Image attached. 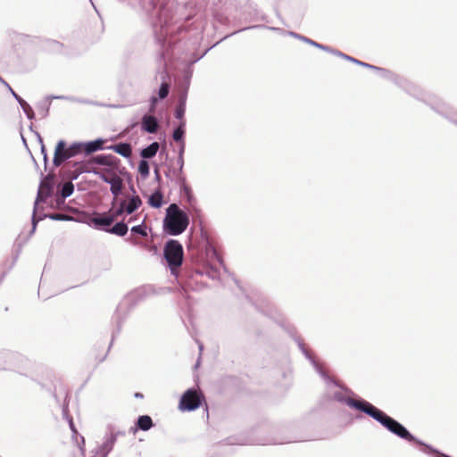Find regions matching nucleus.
Masks as SVG:
<instances>
[{"instance_id":"29","label":"nucleus","mask_w":457,"mask_h":457,"mask_svg":"<svg viewBox=\"0 0 457 457\" xmlns=\"http://www.w3.org/2000/svg\"><path fill=\"white\" fill-rule=\"evenodd\" d=\"M81 166H82V163H80V162L74 163V167H76V170H75V173L71 176L72 179H77L79 175L85 171L84 170H82Z\"/></svg>"},{"instance_id":"5","label":"nucleus","mask_w":457,"mask_h":457,"mask_svg":"<svg viewBox=\"0 0 457 457\" xmlns=\"http://www.w3.org/2000/svg\"><path fill=\"white\" fill-rule=\"evenodd\" d=\"M203 396L195 388L187 390L181 396L179 408L182 411H192L196 410L202 403Z\"/></svg>"},{"instance_id":"19","label":"nucleus","mask_w":457,"mask_h":457,"mask_svg":"<svg viewBox=\"0 0 457 457\" xmlns=\"http://www.w3.org/2000/svg\"><path fill=\"white\" fill-rule=\"evenodd\" d=\"M137 428L147 431L153 427V421L150 416L142 415L139 416L137 422Z\"/></svg>"},{"instance_id":"11","label":"nucleus","mask_w":457,"mask_h":457,"mask_svg":"<svg viewBox=\"0 0 457 457\" xmlns=\"http://www.w3.org/2000/svg\"><path fill=\"white\" fill-rule=\"evenodd\" d=\"M124 209L126 210L127 214L133 213L136 210H137L141 204L142 201L138 195H133L129 201H121Z\"/></svg>"},{"instance_id":"12","label":"nucleus","mask_w":457,"mask_h":457,"mask_svg":"<svg viewBox=\"0 0 457 457\" xmlns=\"http://www.w3.org/2000/svg\"><path fill=\"white\" fill-rule=\"evenodd\" d=\"M10 92L13 96V97L17 100V102L20 104L21 107L22 108L23 112H25L26 116L29 120H33L35 118V113L31 106L24 100L22 99L19 95H17L12 88H10Z\"/></svg>"},{"instance_id":"25","label":"nucleus","mask_w":457,"mask_h":457,"mask_svg":"<svg viewBox=\"0 0 457 457\" xmlns=\"http://www.w3.org/2000/svg\"><path fill=\"white\" fill-rule=\"evenodd\" d=\"M138 171L144 179L149 176V164L145 160L139 162Z\"/></svg>"},{"instance_id":"41","label":"nucleus","mask_w":457,"mask_h":457,"mask_svg":"<svg viewBox=\"0 0 457 457\" xmlns=\"http://www.w3.org/2000/svg\"><path fill=\"white\" fill-rule=\"evenodd\" d=\"M135 395H136V397H141L142 396L139 393H137Z\"/></svg>"},{"instance_id":"22","label":"nucleus","mask_w":457,"mask_h":457,"mask_svg":"<svg viewBox=\"0 0 457 457\" xmlns=\"http://www.w3.org/2000/svg\"><path fill=\"white\" fill-rule=\"evenodd\" d=\"M185 111H186V96H183L180 98L179 104L177 106V108L175 110V117L179 120H181V121H184L183 117L185 115Z\"/></svg>"},{"instance_id":"33","label":"nucleus","mask_w":457,"mask_h":457,"mask_svg":"<svg viewBox=\"0 0 457 457\" xmlns=\"http://www.w3.org/2000/svg\"><path fill=\"white\" fill-rule=\"evenodd\" d=\"M124 212H126V210L124 209L122 203H120L119 208L111 215L115 216V219H116L117 217L120 216Z\"/></svg>"},{"instance_id":"34","label":"nucleus","mask_w":457,"mask_h":457,"mask_svg":"<svg viewBox=\"0 0 457 457\" xmlns=\"http://www.w3.org/2000/svg\"><path fill=\"white\" fill-rule=\"evenodd\" d=\"M158 99L156 96H152L151 99H150V112H154V109H155V105H156V103H157Z\"/></svg>"},{"instance_id":"37","label":"nucleus","mask_w":457,"mask_h":457,"mask_svg":"<svg viewBox=\"0 0 457 457\" xmlns=\"http://www.w3.org/2000/svg\"><path fill=\"white\" fill-rule=\"evenodd\" d=\"M184 151H185V143L182 141L180 147H179V156H183Z\"/></svg>"},{"instance_id":"35","label":"nucleus","mask_w":457,"mask_h":457,"mask_svg":"<svg viewBox=\"0 0 457 457\" xmlns=\"http://www.w3.org/2000/svg\"><path fill=\"white\" fill-rule=\"evenodd\" d=\"M40 142H41V153H42V154L44 156L45 163H46V162H47V154H46V147L42 144V139H40Z\"/></svg>"},{"instance_id":"7","label":"nucleus","mask_w":457,"mask_h":457,"mask_svg":"<svg viewBox=\"0 0 457 457\" xmlns=\"http://www.w3.org/2000/svg\"><path fill=\"white\" fill-rule=\"evenodd\" d=\"M53 187L51 182L48 181V178H46L40 182L39 188L37 191V199L35 202V209L39 202H43L52 194Z\"/></svg>"},{"instance_id":"6","label":"nucleus","mask_w":457,"mask_h":457,"mask_svg":"<svg viewBox=\"0 0 457 457\" xmlns=\"http://www.w3.org/2000/svg\"><path fill=\"white\" fill-rule=\"evenodd\" d=\"M115 442L116 436L114 434L106 435L103 444L96 448L95 453L99 457H107L108 453L112 450Z\"/></svg>"},{"instance_id":"36","label":"nucleus","mask_w":457,"mask_h":457,"mask_svg":"<svg viewBox=\"0 0 457 457\" xmlns=\"http://www.w3.org/2000/svg\"><path fill=\"white\" fill-rule=\"evenodd\" d=\"M178 164L179 166V170L181 171L184 166V158L183 156H178Z\"/></svg>"},{"instance_id":"2","label":"nucleus","mask_w":457,"mask_h":457,"mask_svg":"<svg viewBox=\"0 0 457 457\" xmlns=\"http://www.w3.org/2000/svg\"><path fill=\"white\" fill-rule=\"evenodd\" d=\"M189 224L187 214L176 204H171L166 210V216L163 220L165 232L171 236L182 234Z\"/></svg>"},{"instance_id":"8","label":"nucleus","mask_w":457,"mask_h":457,"mask_svg":"<svg viewBox=\"0 0 457 457\" xmlns=\"http://www.w3.org/2000/svg\"><path fill=\"white\" fill-rule=\"evenodd\" d=\"M331 54H335L337 56H340L345 60H348L350 62H353L358 65H361V66H363V67H366V68H369V69H371V70H375V71H378L381 73L382 76H386V74L388 73V71L381 69V68H378L377 66H374V65H371V64H369V63H366V62H363L361 61H359L357 59H354L353 57H351L349 55H346L339 51H331Z\"/></svg>"},{"instance_id":"4","label":"nucleus","mask_w":457,"mask_h":457,"mask_svg":"<svg viewBox=\"0 0 457 457\" xmlns=\"http://www.w3.org/2000/svg\"><path fill=\"white\" fill-rule=\"evenodd\" d=\"M163 253L171 273L174 274L175 269L182 264L183 247L179 241L170 239L165 244Z\"/></svg>"},{"instance_id":"18","label":"nucleus","mask_w":457,"mask_h":457,"mask_svg":"<svg viewBox=\"0 0 457 457\" xmlns=\"http://www.w3.org/2000/svg\"><path fill=\"white\" fill-rule=\"evenodd\" d=\"M108 184L111 186V192L114 196H117L120 195L122 189V179L117 176L114 175V179L108 181Z\"/></svg>"},{"instance_id":"27","label":"nucleus","mask_w":457,"mask_h":457,"mask_svg":"<svg viewBox=\"0 0 457 457\" xmlns=\"http://www.w3.org/2000/svg\"><path fill=\"white\" fill-rule=\"evenodd\" d=\"M94 173L96 176H98L105 183H108V181H110L111 179H114V175H115V174L109 175L106 172L97 171V170H95Z\"/></svg>"},{"instance_id":"39","label":"nucleus","mask_w":457,"mask_h":457,"mask_svg":"<svg viewBox=\"0 0 457 457\" xmlns=\"http://www.w3.org/2000/svg\"><path fill=\"white\" fill-rule=\"evenodd\" d=\"M0 81L10 90L12 88L10 85L0 77Z\"/></svg>"},{"instance_id":"10","label":"nucleus","mask_w":457,"mask_h":457,"mask_svg":"<svg viewBox=\"0 0 457 457\" xmlns=\"http://www.w3.org/2000/svg\"><path fill=\"white\" fill-rule=\"evenodd\" d=\"M104 140L99 138L89 142H81V149L86 154H90L103 148Z\"/></svg>"},{"instance_id":"32","label":"nucleus","mask_w":457,"mask_h":457,"mask_svg":"<svg viewBox=\"0 0 457 457\" xmlns=\"http://www.w3.org/2000/svg\"><path fill=\"white\" fill-rule=\"evenodd\" d=\"M50 218L54 220H71V218H69L68 216L66 215H63V214H59V213H55V214H52L50 216Z\"/></svg>"},{"instance_id":"24","label":"nucleus","mask_w":457,"mask_h":457,"mask_svg":"<svg viewBox=\"0 0 457 457\" xmlns=\"http://www.w3.org/2000/svg\"><path fill=\"white\" fill-rule=\"evenodd\" d=\"M185 121H181L180 125L173 131L172 137L175 141H183V137L185 134L184 130Z\"/></svg>"},{"instance_id":"13","label":"nucleus","mask_w":457,"mask_h":457,"mask_svg":"<svg viewBox=\"0 0 457 457\" xmlns=\"http://www.w3.org/2000/svg\"><path fill=\"white\" fill-rule=\"evenodd\" d=\"M298 346L301 349L302 353L305 355V357L310 360L311 363L312 364L315 370L325 379L328 380V377L325 374V372L322 370L320 366L315 361V360L310 355L308 351L305 349L303 344L301 341H298Z\"/></svg>"},{"instance_id":"17","label":"nucleus","mask_w":457,"mask_h":457,"mask_svg":"<svg viewBox=\"0 0 457 457\" xmlns=\"http://www.w3.org/2000/svg\"><path fill=\"white\" fill-rule=\"evenodd\" d=\"M115 220V216L112 215H105L103 217H96L92 220V222L95 224L96 227H109Z\"/></svg>"},{"instance_id":"21","label":"nucleus","mask_w":457,"mask_h":457,"mask_svg":"<svg viewBox=\"0 0 457 457\" xmlns=\"http://www.w3.org/2000/svg\"><path fill=\"white\" fill-rule=\"evenodd\" d=\"M128 229L127 224L124 222H117L113 227L105 230L111 234L122 237L127 234Z\"/></svg>"},{"instance_id":"26","label":"nucleus","mask_w":457,"mask_h":457,"mask_svg":"<svg viewBox=\"0 0 457 457\" xmlns=\"http://www.w3.org/2000/svg\"><path fill=\"white\" fill-rule=\"evenodd\" d=\"M169 94V85L167 83H162L159 88L158 96L160 99H164L167 97Z\"/></svg>"},{"instance_id":"1","label":"nucleus","mask_w":457,"mask_h":457,"mask_svg":"<svg viewBox=\"0 0 457 457\" xmlns=\"http://www.w3.org/2000/svg\"><path fill=\"white\" fill-rule=\"evenodd\" d=\"M345 403L351 407L354 408L358 411H361L378 422H379L383 427L387 428L393 434L398 436L399 437L405 439L409 442H415L422 446L424 449L422 450L426 453H435L436 457H450L446 454L441 453L438 451L433 449L431 446L422 443L419 439H417L414 436H412L408 429L403 426L400 422L395 420V419L389 417L385 412L372 405L370 403L361 400H354L352 398H347L345 400Z\"/></svg>"},{"instance_id":"23","label":"nucleus","mask_w":457,"mask_h":457,"mask_svg":"<svg viewBox=\"0 0 457 457\" xmlns=\"http://www.w3.org/2000/svg\"><path fill=\"white\" fill-rule=\"evenodd\" d=\"M73 191H74V186H73L72 182H71V181L65 182L62 187L61 195L63 198H67L72 195Z\"/></svg>"},{"instance_id":"31","label":"nucleus","mask_w":457,"mask_h":457,"mask_svg":"<svg viewBox=\"0 0 457 457\" xmlns=\"http://www.w3.org/2000/svg\"><path fill=\"white\" fill-rule=\"evenodd\" d=\"M95 161L96 163L98 164H102V165H106V164H109V162H108V157L106 155H97L96 158H95Z\"/></svg>"},{"instance_id":"15","label":"nucleus","mask_w":457,"mask_h":457,"mask_svg":"<svg viewBox=\"0 0 457 457\" xmlns=\"http://www.w3.org/2000/svg\"><path fill=\"white\" fill-rule=\"evenodd\" d=\"M110 149H112L115 153L126 158L129 157L132 154L131 146L128 143H119L112 145Z\"/></svg>"},{"instance_id":"40","label":"nucleus","mask_w":457,"mask_h":457,"mask_svg":"<svg viewBox=\"0 0 457 457\" xmlns=\"http://www.w3.org/2000/svg\"><path fill=\"white\" fill-rule=\"evenodd\" d=\"M70 426H71V428L72 430H74L73 423H72L71 421L70 422Z\"/></svg>"},{"instance_id":"30","label":"nucleus","mask_w":457,"mask_h":457,"mask_svg":"<svg viewBox=\"0 0 457 457\" xmlns=\"http://www.w3.org/2000/svg\"><path fill=\"white\" fill-rule=\"evenodd\" d=\"M131 231L135 234L141 235L142 237L146 236V231L141 225L132 227Z\"/></svg>"},{"instance_id":"38","label":"nucleus","mask_w":457,"mask_h":457,"mask_svg":"<svg viewBox=\"0 0 457 457\" xmlns=\"http://www.w3.org/2000/svg\"><path fill=\"white\" fill-rule=\"evenodd\" d=\"M37 221V220H36L35 214H34L33 217H32V224H33L32 231H34L35 228H36Z\"/></svg>"},{"instance_id":"20","label":"nucleus","mask_w":457,"mask_h":457,"mask_svg":"<svg viewBox=\"0 0 457 457\" xmlns=\"http://www.w3.org/2000/svg\"><path fill=\"white\" fill-rule=\"evenodd\" d=\"M163 195L161 191L157 190L148 198V204L154 208H160L162 205Z\"/></svg>"},{"instance_id":"14","label":"nucleus","mask_w":457,"mask_h":457,"mask_svg":"<svg viewBox=\"0 0 457 457\" xmlns=\"http://www.w3.org/2000/svg\"><path fill=\"white\" fill-rule=\"evenodd\" d=\"M289 34L292 37H295V38H298V39H300V40H302V41H303V42H305V43H307V44H309L311 46H315V47H317L319 49H321L323 51L328 52L330 54H331V51H337L336 49L330 48L328 46H324V45L319 44V43H317V42H315V41H313V40H312V39H310L308 37H305L301 36L299 34H296L295 32H290Z\"/></svg>"},{"instance_id":"3","label":"nucleus","mask_w":457,"mask_h":457,"mask_svg":"<svg viewBox=\"0 0 457 457\" xmlns=\"http://www.w3.org/2000/svg\"><path fill=\"white\" fill-rule=\"evenodd\" d=\"M82 153L81 142H74L68 147L63 140H60L54 150L53 163L55 167L61 166L65 161Z\"/></svg>"},{"instance_id":"9","label":"nucleus","mask_w":457,"mask_h":457,"mask_svg":"<svg viewBox=\"0 0 457 457\" xmlns=\"http://www.w3.org/2000/svg\"><path fill=\"white\" fill-rule=\"evenodd\" d=\"M159 128L157 119L152 115H144L142 117V129L148 133H155Z\"/></svg>"},{"instance_id":"16","label":"nucleus","mask_w":457,"mask_h":457,"mask_svg":"<svg viewBox=\"0 0 457 457\" xmlns=\"http://www.w3.org/2000/svg\"><path fill=\"white\" fill-rule=\"evenodd\" d=\"M159 143L158 142H154L152 144H150L147 147L144 148L142 151H141V156L144 158V159H150V158H153L158 152L159 150Z\"/></svg>"},{"instance_id":"28","label":"nucleus","mask_w":457,"mask_h":457,"mask_svg":"<svg viewBox=\"0 0 457 457\" xmlns=\"http://www.w3.org/2000/svg\"><path fill=\"white\" fill-rule=\"evenodd\" d=\"M179 180L181 182V188L186 193V195H187L188 200L190 201L191 198H192V193H191V189L186 185V179L185 178H180Z\"/></svg>"}]
</instances>
